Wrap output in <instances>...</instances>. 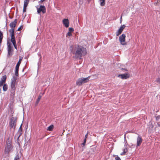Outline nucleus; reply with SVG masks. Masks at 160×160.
<instances>
[{"mask_svg":"<svg viewBox=\"0 0 160 160\" xmlns=\"http://www.w3.org/2000/svg\"><path fill=\"white\" fill-rule=\"evenodd\" d=\"M71 52L74 55V58L80 60L82 59V57L85 56L87 53L86 49L84 47L78 46L73 49V47H70Z\"/></svg>","mask_w":160,"mask_h":160,"instance_id":"nucleus-1","label":"nucleus"},{"mask_svg":"<svg viewBox=\"0 0 160 160\" xmlns=\"http://www.w3.org/2000/svg\"><path fill=\"white\" fill-rule=\"evenodd\" d=\"M17 78L13 76L11 79V82L10 85V97L12 99H14L15 98V92L16 89V86L17 84L16 82Z\"/></svg>","mask_w":160,"mask_h":160,"instance_id":"nucleus-2","label":"nucleus"},{"mask_svg":"<svg viewBox=\"0 0 160 160\" xmlns=\"http://www.w3.org/2000/svg\"><path fill=\"white\" fill-rule=\"evenodd\" d=\"M17 119V118L14 117H12L10 119L9 125L11 128L15 129L16 126Z\"/></svg>","mask_w":160,"mask_h":160,"instance_id":"nucleus-3","label":"nucleus"},{"mask_svg":"<svg viewBox=\"0 0 160 160\" xmlns=\"http://www.w3.org/2000/svg\"><path fill=\"white\" fill-rule=\"evenodd\" d=\"M12 146L10 143L7 144L5 149V153L7 154H8L9 152L12 150Z\"/></svg>","mask_w":160,"mask_h":160,"instance_id":"nucleus-4","label":"nucleus"},{"mask_svg":"<svg viewBox=\"0 0 160 160\" xmlns=\"http://www.w3.org/2000/svg\"><path fill=\"white\" fill-rule=\"evenodd\" d=\"M126 35L124 34H122L120 36L119 40L120 43L123 45H126V43L125 42Z\"/></svg>","mask_w":160,"mask_h":160,"instance_id":"nucleus-5","label":"nucleus"},{"mask_svg":"<svg viewBox=\"0 0 160 160\" xmlns=\"http://www.w3.org/2000/svg\"><path fill=\"white\" fill-rule=\"evenodd\" d=\"M9 32L10 33V36L11 37V42H14L15 41L14 36V29L11 28L9 30Z\"/></svg>","mask_w":160,"mask_h":160,"instance_id":"nucleus-6","label":"nucleus"},{"mask_svg":"<svg viewBox=\"0 0 160 160\" xmlns=\"http://www.w3.org/2000/svg\"><path fill=\"white\" fill-rule=\"evenodd\" d=\"M8 47V57H9L12 56L13 53V50L12 49V48H13L11 46V44L8 42L7 43Z\"/></svg>","mask_w":160,"mask_h":160,"instance_id":"nucleus-7","label":"nucleus"},{"mask_svg":"<svg viewBox=\"0 0 160 160\" xmlns=\"http://www.w3.org/2000/svg\"><path fill=\"white\" fill-rule=\"evenodd\" d=\"M46 11V8L44 6L40 5L39 8L37 9V12L38 13H39L41 12L43 13H45Z\"/></svg>","mask_w":160,"mask_h":160,"instance_id":"nucleus-8","label":"nucleus"},{"mask_svg":"<svg viewBox=\"0 0 160 160\" xmlns=\"http://www.w3.org/2000/svg\"><path fill=\"white\" fill-rule=\"evenodd\" d=\"M125 25L124 24L120 26L119 29L116 32V35L117 36H118L120 34H121L123 29L125 28Z\"/></svg>","mask_w":160,"mask_h":160,"instance_id":"nucleus-9","label":"nucleus"},{"mask_svg":"<svg viewBox=\"0 0 160 160\" xmlns=\"http://www.w3.org/2000/svg\"><path fill=\"white\" fill-rule=\"evenodd\" d=\"M118 77L121 78L122 79H125L129 78V74L128 73H125L123 74H121L118 75Z\"/></svg>","mask_w":160,"mask_h":160,"instance_id":"nucleus-10","label":"nucleus"},{"mask_svg":"<svg viewBox=\"0 0 160 160\" xmlns=\"http://www.w3.org/2000/svg\"><path fill=\"white\" fill-rule=\"evenodd\" d=\"M7 76L5 75L2 77L0 81V87L2 86L3 84L5 82Z\"/></svg>","mask_w":160,"mask_h":160,"instance_id":"nucleus-11","label":"nucleus"},{"mask_svg":"<svg viewBox=\"0 0 160 160\" xmlns=\"http://www.w3.org/2000/svg\"><path fill=\"white\" fill-rule=\"evenodd\" d=\"M62 23L64 25L65 27L66 28H68L69 27V22L68 19H64L62 20Z\"/></svg>","mask_w":160,"mask_h":160,"instance_id":"nucleus-12","label":"nucleus"},{"mask_svg":"<svg viewBox=\"0 0 160 160\" xmlns=\"http://www.w3.org/2000/svg\"><path fill=\"white\" fill-rule=\"evenodd\" d=\"M17 20L16 19L13 22H11L10 23V26L11 28H14L15 27L17 24Z\"/></svg>","mask_w":160,"mask_h":160,"instance_id":"nucleus-13","label":"nucleus"},{"mask_svg":"<svg viewBox=\"0 0 160 160\" xmlns=\"http://www.w3.org/2000/svg\"><path fill=\"white\" fill-rule=\"evenodd\" d=\"M142 142V139L141 137L138 136L137 138V146H139Z\"/></svg>","mask_w":160,"mask_h":160,"instance_id":"nucleus-14","label":"nucleus"},{"mask_svg":"<svg viewBox=\"0 0 160 160\" xmlns=\"http://www.w3.org/2000/svg\"><path fill=\"white\" fill-rule=\"evenodd\" d=\"M76 84L78 86H81L83 83L82 78H79L76 82Z\"/></svg>","mask_w":160,"mask_h":160,"instance_id":"nucleus-15","label":"nucleus"},{"mask_svg":"<svg viewBox=\"0 0 160 160\" xmlns=\"http://www.w3.org/2000/svg\"><path fill=\"white\" fill-rule=\"evenodd\" d=\"M82 78V81L83 83L88 82L89 80V79L90 78V76H88L87 78Z\"/></svg>","mask_w":160,"mask_h":160,"instance_id":"nucleus-16","label":"nucleus"},{"mask_svg":"<svg viewBox=\"0 0 160 160\" xmlns=\"http://www.w3.org/2000/svg\"><path fill=\"white\" fill-rule=\"evenodd\" d=\"M29 0H24L23 7L26 8L28 5Z\"/></svg>","mask_w":160,"mask_h":160,"instance_id":"nucleus-17","label":"nucleus"},{"mask_svg":"<svg viewBox=\"0 0 160 160\" xmlns=\"http://www.w3.org/2000/svg\"><path fill=\"white\" fill-rule=\"evenodd\" d=\"M22 58H20L19 60L18 61V63L17 64L15 68H19V66L21 64V61L22 60Z\"/></svg>","mask_w":160,"mask_h":160,"instance_id":"nucleus-18","label":"nucleus"},{"mask_svg":"<svg viewBox=\"0 0 160 160\" xmlns=\"http://www.w3.org/2000/svg\"><path fill=\"white\" fill-rule=\"evenodd\" d=\"M8 85L7 84H4L3 87V90L4 91H6L8 90Z\"/></svg>","mask_w":160,"mask_h":160,"instance_id":"nucleus-19","label":"nucleus"},{"mask_svg":"<svg viewBox=\"0 0 160 160\" xmlns=\"http://www.w3.org/2000/svg\"><path fill=\"white\" fill-rule=\"evenodd\" d=\"M53 128V125H51L48 128L47 130L49 131H52Z\"/></svg>","mask_w":160,"mask_h":160,"instance_id":"nucleus-20","label":"nucleus"},{"mask_svg":"<svg viewBox=\"0 0 160 160\" xmlns=\"http://www.w3.org/2000/svg\"><path fill=\"white\" fill-rule=\"evenodd\" d=\"M124 148L123 150V152L125 154L128 151V147L127 145H125Z\"/></svg>","mask_w":160,"mask_h":160,"instance_id":"nucleus-21","label":"nucleus"},{"mask_svg":"<svg viewBox=\"0 0 160 160\" xmlns=\"http://www.w3.org/2000/svg\"><path fill=\"white\" fill-rule=\"evenodd\" d=\"M100 5L102 6H103L105 4V0H100Z\"/></svg>","mask_w":160,"mask_h":160,"instance_id":"nucleus-22","label":"nucleus"},{"mask_svg":"<svg viewBox=\"0 0 160 160\" xmlns=\"http://www.w3.org/2000/svg\"><path fill=\"white\" fill-rule=\"evenodd\" d=\"M18 68H15V75L16 76H18Z\"/></svg>","mask_w":160,"mask_h":160,"instance_id":"nucleus-23","label":"nucleus"},{"mask_svg":"<svg viewBox=\"0 0 160 160\" xmlns=\"http://www.w3.org/2000/svg\"><path fill=\"white\" fill-rule=\"evenodd\" d=\"M3 37V33L2 32L0 31V41L1 42H2Z\"/></svg>","mask_w":160,"mask_h":160,"instance_id":"nucleus-24","label":"nucleus"},{"mask_svg":"<svg viewBox=\"0 0 160 160\" xmlns=\"http://www.w3.org/2000/svg\"><path fill=\"white\" fill-rule=\"evenodd\" d=\"M12 42V43L13 44L14 46V47L16 49H17V46L16 45V41H14V42H13V41H12L11 42Z\"/></svg>","mask_w":160,"mask_h":160,"instance_id":"nucleus-25","label":"nucleus"},{"mask_svg":"<svg viewBox=\"0 0 160 160\" xmlns=\"http://www.w3.org/2000/svg\"><path fill=\"white\" fill-rule=\"evenodd\" d=\"M14 160H19V157L18 155H17L15 157Z\"/></svg>","mask_w":160,"mask_h":160,"instance_id":"nucleus-26","label":"nucleus"},{"mask_svg":"<svg viewBox=\"0 0 160 160\" xmlns=\"http://www.w3.org/2000/svg\"><path fill=\"white\" fill-rule=\"evenodd\" d=\"M156 82L160 84V78H157L156 80Z\"/></svg>","mask_w":160,"mask_h":160,"instance_id":"nucleus-27","label":"nucleus"},{"mask_svg":"<svg viewBox=\"0 0 160 160\" xmlns=\"http://www.w3.org/2000/svg\"><path fill=\"white\" fill-rule=\"evenodd\" d=\"M23 26L22 25H21L20 27L18 29V30L20 31L23 28Z\"/></svg>","mask_w":160,"mask_h":160,"instance_id":"nucleus-28","label":"nucleus"},{"mask_svg":"<svg viewBox=\"0 0 160 160\" xmlns=\"http://www.w3.org/2000/svg\"><path fill=\"white\" fill-rule=\"evenodd\" d=\"M41 96H39L38 97L37 100V103H38L39 102L40 100L41 99Z\"/></svg>","mask_w":160,"mask_h":160,"instance_id":"nucleus-29","label":"nucleus"},{"mask_svg":"<svg viewBox=\"0 0 160 160\" xmlns=\"http://www.w3.org/2000/svg\"><path fill=\"white\" fill-rule=\"evenodd\" d=\"M69 32H72L74 31L73 29L72 28H70L69 29Z\"/></svg>","mask_w":160,"mask_h":160,"instance_id":"nucleus-30","label":"nucleus"},{"mask_svg":"<svg viewBox=\"0 0 160 160\" xmlns=\"http://www.w3.org/2000/svg\"><path fill=\"white\" fill-rule=\"evenodd\" d=\"M72 35V34L71 33L69 32L67 33V36H71Z\"/></svg>","mask_w":160,"mask_h":160,"instance_id":"nucleus-31","label":"nucleus"},{"mask_svg":"<svg viewBox=\"0 0 160 160\" xmlns=\"http://www.w3.org/2000/svg\"><path fill=\"white\" fill-rule=\"evenodd\" d=\"M115 159L116 160H121L120 158L118 156L116 157Z\"/></svg>","mask_w":160,"mask_h":160,"instance_id":"nucleus-32","label":"nucleus"},{"mask_svg":"<svg viewBox=\"0 0 160 160\" xmlns=\"http://www.w3.org/2000/svg\"><path fill=\"white\" fill-rule=\"evenodd\" d=\"M86 140L85 139H84V142H83V143L82 144V145L84 146H85V143H86Z\"/></svg>","mask_w":160,"mask_h":160,"instance_id":"nucleus-33","label":"nucleus"},{"mask_svg":"<svg viewBox=\"0 0 160 160\" xmlns=\"http://www.w3.org/2000/svg\"><path fill=\"white\" fill-rule=\"evenodd\" d=\"M121 69L122 70H124L125 71H128V70L125 68H122Z\"/></svg>","mask_w":160,"mask_h":160,"instance_id":"nucleus-34","label":"nucleus"},{"mask_svg":"<svg viewBox=\"0 0 160 160\" xmlns=\"http://www.w3.org/2000/svg\"><path fill=\"white\" fill-rule=\"evenodd\" d=\"M26 8H24V7H23V12H26Z\"/></svg>","mask_w":160,"mask_h":160,"instance_id":"nucleus-35","label":"nucleus"},{"mask_svg":"<svg viewBox=\"0 0 160 160\" xmlns=\"http://www.w3.org/2000/svg\"><path fill=\"white\" fill-rule=\"evenodd\" d=\"M88 136V134H87L85 136L84 139H85L86 140V138H87Z\"/></svg>","mask_w":160,"mask_h":160,"instance_id":"nucleus-36","label":"nucleus"},{"mask_svg":"<svg viewBox=\"0 0 160 160\" xmlns=\"http://www.w3.org/2000/svg\"><path fill=\"white\" fill-rule=\"evenodd\" d=\"M125 154L123 152L121 153L120 154L121 155H124Z\"/></svg>","mask_w":160,"mask_h":160,"instance_id":"nucleus-37","label":"nucleus"},{"mask_svg":"<svg viewBox=\"0 0 160 160\" xmlns=\"http://www.w3.org/2000/svg\"><path fill=\"white\" fill-rule=\"evenodd\" d=\"M159 116H158L156 117V119L157 120H158L159 118Z\"/></svg>","mask_w":160,"mask_h":160,"instance_id":"nucleus-38","label":"nucleus"},{"mask_svg":"<svg viewBox=\"0 0 160 160\" xmlns=\"http://www.w3.org/2000/svg\"><path fill=\"white\" fill-rule=\"evenodd\" d=\"M45 0H41L40 2H43Z\"/></svg>","mask_w":160,"mask_h":160,"instance_id":"nucleus-39","label":"nucleus"},{"mask_svg":"<svg viewBox=\"0 0 160 160\" xmlns=\"http://www.w3.org/2000/svg\"><path fill=\"white\" fill-rule=\"evenodd\" d=\"M158 126L160 127V124H159V123H158Z\"/></svg>","mask_w":160,"mask_h":160,"instance_id":"nucleus-40","label":"nucleus"},{"mask_svg":"<svg viewBox=\"0 0 160 160\" xmlns=\"http://www.w3.org/2000/svg\"><path fill=\"white\" fill-rule=\"evenodd\" d=\"M151 126H152L151 127H152V128H153V125H151Z\"/></svg>","mask_w":160,"mask_h":160,"instance_id":"nucleus-41","label":"nucleus"},{"mask_svg":"<svg viewBox=\"0 0 160 160\" xmlns=\"http://www.w3.org/2000/svg\"><path fill=\"white\" fill-rule=\"evenodd\" d=\"M1 42H1V41H0V44L1 43Z\"/></svg>","mask_w":160,"mask_h":160,"instance_id":"nucleus-42","label":"nucleus"},{"mask_svg":"<svg viewBox=\"0 0 160 160\" xmlns=\"http://www.w3.org/2000/svg\"><path fill=\"white\" fill-rule=\"evenodd\" d=\"M21 125H22L20 126V128H21Z\"/></svg>","mask_w":160,"mask_h":160,"instance_id":"nucleus-43","label":"nucleus"},{"mask_svg":"<svg viewBox=\"0 0 160 160\" xmlns=\"http://www.w3.org/2000/svg\"><path fill=\"white\" fill-rule=\"evenodd\" d=\"M120 19H122V17H121V18H120Z\"/></svg>","mask_w":160,"mask_h":160,"instance_id":"nucleus-44","label":"nucleus"}]
</instances>
